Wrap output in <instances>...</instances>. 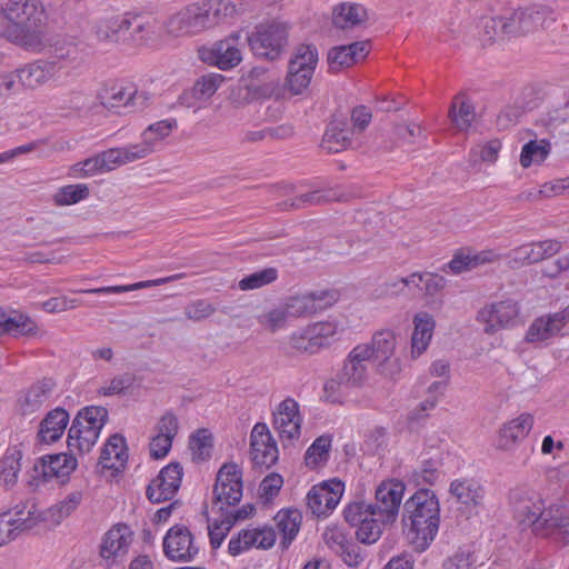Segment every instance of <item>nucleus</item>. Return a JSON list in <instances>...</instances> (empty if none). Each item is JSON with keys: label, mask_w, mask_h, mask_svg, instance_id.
Wrapping results in <instances>:
<instances>
[{"label": "nucleus", "mask_w": 569, "mask_h": 569, "mask_svg": "<svg viewBox=\"0 0 569 569\" xmlns=\"http://www.w3.org/2000/svg\"><path fill=\"white\" fill-rule=\"evenodd\" d=\"M0 34L10 43L31 53L51 46L49 13L41 0H0Z\"/></svg>", "instance_id": "nucleus-1"}, {"label": "nucleus", "mask_w": 569, "mask_h": 569, "mask_svg": "<svg viewBox=\"0 0 569 569\" xmlns=\"http://www.w3.org/2000/svg\"><path fill=\"white\" fill-rule=\"evenodd\" d=\"M440 507L435 493L419 490L405 502L407 536L417 550L423 551L435 539L440 522Z\"/></svg>", "instance_id": "nucleus-2"}, {"label": "nucleus", "mask_w": 569, "mask_h": 569, "mask_svg": "<svg viewBox=\"0 0 569 569\" xmlns=\"http://www.w3.org/2000/svg\"><path fill=\"white\" fill-rule=\"evenodd\" d=\"M288 38L287 22L269 20L257 24L247 41L254 56L276 60L288 46Z\"/></svg>", "instance_id": "nucleus-3"}, {"label": "nucleus", "mask_w": 569, "mask_h": 569, "mask_svg": "<svg viewBox=\"0 0 569 569\" xmlns=\"http://www.w3.org/2000/svg\"><path fill=\"white\" fill-rule=\"evenodd\" d=\"M557 21L555 10L547 4L535 3L513 10L508 17L509 36L522 37L549 30Z\"/></svg>", "instance_id": "nucleus-4"}, {"label": "nucleus", "mask_w": 569, "mask_h": 569, "mask_svg": "<svg viewBox=\"0 0 569 569\" xmlns=\"http://www.w3.org/2000/svg\"><path fill=\"white\" fill-rule=\"evenodd\" d=\"M519 303L511 299H502L486 303L477 312V321L486 335L492 336L501 330L517 327L521 322Z\"/></svg>", "instance_id": "nucleus-5"}, {"label": "nucleus", "mask_w": 569, "mask_h": 569, "mask_svg": "<svg viewBox=\"0 0 569 569\" xmlns=\"http://www.w3.org/2000/svg\"><path fill=\"white\" fill-rule=\"evenodd\" d=\"M242 498V471L236 463H224L218 471L213 487L212 513L236 507Z\"/></svg>", "instance_id": "nucleus-6"}, {"label": "nucleus", "mask_w": 569, "mask_h": 569, "mask_svg": "<svg viewBox=\"0 0 569 569\" xmlns=\"http://www.w3.org/2000/svg\"><path fill=\"white\" fill-rule=\"evenodd\" d=\"M398 336L392 329H380L372 335L370 342L360 343L367 348V356L378 363L379 370L387 377H395L401 370L396 355Z\"/></svg>", "instance_id": "nucleus-7"}, {"label": "nucleus", "mask_w": 569, "mask_h": 569, "mask_svg": "<svg viewBox=\"0 0 569 569\" xmlns=\"http://www.w3.org/2000/svg\"><path fill=\"white\" fill-rule=\"evenodd\" d=\"M340 295L335 289H323L291 296L281 302L288 319H302L326 310L338 302Z\"/></svg>", "instance_id": "nucleus-8"}, {"label": "nucleus", "mask_w": 569, "mask_h": 569, "mask_svg": "<svg viewBox=\"0 0 569 569\" xmlns=\"http://www.w3.org/2000/svg\"><path fill=\"white\" fill-rule=\"evenodd\" d=\"M41 518L33 503L24 502L0 513V548L34 528Z\"/></svg>", "instance_id": "nucleus-9"}, {"label": "nucleus", "mask_w": 569, "mask_h": 569, "mask_svg": "<svg viewBox=\"0 0 569 569\" xmlns=\"http://www.w3.org/2000/svg\"><path fill=\"white\" fill-rule=\"evenodd\" d=\"M343 513L346 521L357 527V538L363 543L376 542L382 533V525L388 523L378 516L372 505L366 502H352Z\"/></svg>", "instance_id": "nucleus-10"}, {"label": "nucleus", "mask_w": 569, "mask_h": 569, "mask_svg": "<svg viewBox=\"0 0 569 569\" xmlns=\"http://www.w3.org/2000/svg\"><path fill=\"white\" fill-rule=\"evenodd\" d=\"M509 503L515 519L531 527H535L546 507L541 495L527 485H520L510 490Z\"/></svg>", "instance_id": "nucleus-11"}, {"label": "nucleus", "mask_w": 569, "mask_h": 569, "mask_svg": "<svg viewBox=\"0 0 569 569\" xmlns=\"http://www.w3.org/2000/svg\"><path fill=\"white\" fill-rule=\"evenodd\" d=\"M242 47L241 32L237 31L209 48H202L199 54L203 62L229 70L242 61Z\"/></svg>", "instance_id": "nucleus-12"}, {"label": "nucleus", "mask_w": 569, "mask_h": 569, "mask_svg": "<svg viewBox=\"0 0 569 569\" xmlns=\"http://www.w3.org/2000/svg\"><path fill=\"white\" fill-rule=\"evenodd\" d=\"M206 31L199 2L182 7L164 20V33L170 38H188Z\"/></svg>", "instance_id": "nucleus-13"}, {"label": "nucleus", "mask_w": 569, "mask_h": 569, "mask_svg": "<svg viewBox=\"0 0 569 569\" xmlns=\"http://www.w3.org/2000/svg\"><path fill=\"white\" fill-rule=\"evenodd\" d=\"M272 426L282 442H293L301 436L302 416L293 398H286L274 409Z\"/></svg>", "instance_id": "nucleus-14"}, {"label": "nucleus", "mask_w": 569, "mask_h": 569, "mask_svg": "<svg viewBox=\"0 0 569 569\" xmlns=\"http://www.w3.org/2000/svg\"><path fill=\"white\" fill-rule=\"evenodd\" d=\"M164 33V21L151 13L130 12V46L159 43Z\"/></svg>", "instance_id": "nucleus-15"}, {"label": "nucleus", "mask_w": 569, "mask_h": 569, "mask_svg": "<svg viewBox=\"0 0 569 569\" xmlns=\"http://www.w3.org/2000/svg\"><path fill=\"white\" fill-rule=\"evenodd\" d=\"M163 552L167 558L178 562L192 561L199 552V547L184 526L171 527L163 538Z\"/></svg>", "instance_id": "nucleus-16"}, {"label": "nucleus", "mask_w": 569, "mask_h": 569, "mask_svg": "<svg viewBox=\"0 0 569 569\" xmlns=\"http://www.w3.org/2000/svg\"><path fill=\"white\" fill-rule=\"evenodd\" d=\"M345 491V485L338 479L323 481L313 486L307 495V505L312 513L326 516L339 503Z\"/></svg>", "instance_id": "nucleus-17"}, {"label": "nucleus", "mask_w": 569, "mask_h": 569, "mask_svg": "<svg viewBox=\"0 0 569 569\" xmlns=\"http://www.w3.org/2000/svg\"><path fill=\"white\" fill-rule=\"evenodd\" d=\"M278 447L266 423L258 422L250 435V456L254 466L270 468L278 460Z\"/></svg>", "instance_id": "nucleus-18"}, {"label": "nucleus", "mask_w": 569, "mask_h": 569, "mask_svg": "<svg viewBox=\"0 0 569 569\" xmlns=\"http://www.w3.org/2000/svg\"><path fill=\"white\" fill-rule=\"evenodd\" d=\"M182 467L179 463H169L149 483L147 497L150 501L159 503L172 499L180 488Z\"/></svg>", "instance_id": "nucleus-19"}, {"label": "nucleus", "mask_w": 569, "mask_h": 569, "mask_svg": "<svg viewBox=\"0 0 569 569\" xmlns=\"http://www.w3.org/2000/svg\"><path fill=\"white\" fill-rule=\"evenodd\" d=\"M405 486L397 480L381 482L376 489V503L372 508L382 520L393 522L398 516L402 501Z\"/></svg>", "instance_id": "nucleus-20"}, {"label": "nucleus", "mask_w": 569, "mask_h": 569, "mask_svg": "<svg viewBox=\"0 0 569 569\" xmlns=\"http://www.w3.org/2000/svg\"><path fill=\"white\" fill-rule=\"evenodd\" d=\"M533 422V416L523 412L503 423L496 438V448L506 452L512 451L530 433Z\"/></svg>", "instance_id": "nucleus-21"}, {"label": "nucleus", "mask_w": 569, "mask_h": 569, "mask_svg": "<svg viewBox=\"0 0 569 569\" xmlns=\"http://www.w3.org/2000/svg\"><path fill=\"white\" fill-rule=\"evenodd\" d=\"M533 530L546 536H557L569 542V508L558 503L545 507Z\"/></svg>", "instance_id": "nucleus-22"}, {"label": "nucleus", "mask_w": 569, "mask_h": 569, "mask_svg": "<svg viewBox=\"0 0 569 569\" xmlns=\"http://www.w3.org/2000/svg\"><path fill=\"white\" fill-rule=\"evenodd\" d=\"M94 33L102 42L130 46V12L101 18Z\"/></svg>", "instance_id": "nucleus-23"}, {"label": "nucleus", "mask_w": 569, "mask_h": 569, "mask_svg": "<svg viewBox=\"0 0 569 569\" xmlns=\"http://www.w3.org/2000/svg\"><path fill=\"white\" fill-rule=\"evenodd\" d=\"M131 541L132 533L127 526H114L102 538L100 557L110 567L128 552Z\"/></svg>", "instance_id": "nucleus-24"}, {"label": "nucleus", "mask_w": 569, "mask_h": 569, "mask_svg": "<svg viewBox=\"0 0 569 569\" xmlns=\"http://www.w3.org/2000/svg\"><path fill=\"white\" fill-rule=\"evenodd\" d=\"M367 348L359 347L357 345L348 355L345 360L343 367L339 377L341 378V385L346 389L360 388L367 380Z\"/></svg>", "instance_id": "nucleus-25"}, {"label": "nucleus", "mask_w": 569, "mask_h": 569, "mask_svg": "<svg viewBox=\"0 0 569 569\" xmlns=\"http://www.w3.org/2000/svg\"><path fill=\"white\" fill-rule=\"evenodd\" d=\"M137 97L138 91L133 86L119 82L104 84L97 96L103 108L114 112L121 108L133 107Z\"/></svg>", "instance_id": "nucleus-26"}, {"label": "nucleus", "mask_w": 569, "mask_h": 569, "mask_svg": "<svg viewBox=\"0 0 569 569\" xmlns=\"http://www.w3.org/2000/svg\"><path fill=\"white\" fill-rule=\"evenodd\" d=\"M18 69V82L23 90H36L54 80V64L44 59L29 62Z\"/></svg>", "instance_id": "nucleus-27"}, {"label": "nucleus", "mask_w": 569, "mask_h": 569, "mask_svg": "<svg viewBox=\"0 0 569 569\" xmlns=\"http://www.w3.org/2000/svg\"><path fill=\"white\" fill-rule=\"evenodd\" d=\"M77 459L72 455L57 453L42 457L34 466V471L49 481L51 479H64L77 468Z\"/></svg>", "instance_id": "nucleus-28"}, {"label": "nucleus", "mask_w": 569, "mask_h": 569, "mask_svg": "<svg viewBox=\"0 0 569 569\" xmlns=\"http://www.w3.org/2000/svg\"><path fill=\"white\" fill-rule=\"evenodd\" d=\"M199 4L206 30L227 23L240 13L238 3L232 0H203Z\"/></svg>", "instance_id": "nucleus-29"}, {"label": "nucleus", "mask_w": 569, "mask_h": 569, "mask_svg": "<svg viewBox=\"0 0 569 569\" xmlns=\"http://www.w3.org/2000/svg\"><path fill=\"white\" fill-rule=\"evenodd\" d=\"M174 127L176 121L161 120L150 124L146 130H143L141 133V141L132 143L138 158L142 160L156 152L160 142L170 136Z\"/></svg>", "instance_id": "nucleus-30"}, {"label": "nucleus", "mask_w": 569, "mask_h": 569, "mask_svg": "<svg viewBox=\"0 0 569 569\" xmlns=\"http://www.w3.org/2000/svg\"><path fill=\"white\" fill-rule=\"evenodd\" d=\"M366 42H355L348 46L332 48L328 53V63L331 71H340L353 66L368 54Z\"/></svg>", "instance_id": "nucleus-31"}, {"label": "nucleus", "mask_w": 569, "mask_h": 569, "mask_svg": "<svg viewBox=\"0 0 569 569\" xmlns=\"http://www.w3.org/2000/svg\"><path fill=\"white\" fill-rule=\"evenodd\" d=\"M537 124L552 137L567 133L569 129V99L543 111Z\"/></svg>", "instance_id": "nucleus-32"}, {"label": "nucleus", "mask_w": 569, "mask_h": 569, "mask_svg": "<svg viewBox=\"0 0 569 569\" xmlns=\"http://www.w3.org/2000/svg\"><path fill=\"white\" fill-rule=\"evenodd\" d=\"M54 383L51 380H42L32 385L18 399V409L22 415H31L38 411L51 397Z\"/></svg>", "instance_id": "nucleus-33"}, {"label": "nucleus", "mask_w": 569, "mask_h": 569, "mask_svg": "<svg viewBox=\"0 0 569 569\" xmlns=\"http://www.w3.org/2000/svg\"><path fill=\"white\" fill-rule=\"evenodd\" d=\"M560 249L561 243L558 240L547 239L522 244L513 250V254L517 261L531 264L556 254Z\"/></svg>", "instance_id": "nucleus-34"}, {"label": "nucleus", "mask_w": 569, "mask_h": 569, "mask_svg": "<svg viewBox=\"0 0 569 569\" xmlns=\"http://www.w3.org/2000/svg\"><path fill=\"white\" fill-rule=\"evenodd\" d=\"M128 460L126 440L120 435H113L104 445L99 465L102 469L120 471L124 468Z\"/></svg>", "instance_id": "nucleus-35"}, {"label": "nucleus", "mask_w": 569, "mask_h": 569, "mask_svg": "<svg viewBox=\"0 0 569 569\" xmlns=\"http://www.w3.org/2000/svg\"><path fill=\"white\" fill-rule=\"evenodd\" d=\"M69 423V413L62 408H56L47 413L40 423L38 438L43 443L59 440Z\"/></svg>", "instance_id": "nucleus-36"}, {"label": "nucleus", "mask_w": 569, "mask_h": 569, "mask_svg": "<svg viewBox=\"0 0 569 569\" xmlns=\"http://www.w3.org/2000/svg\"><path fill=\"white\" fill-rule=\"evenodd\" d=\"M413 325L411 356L412 358H417L427 350L433 335L436 322L431 315L420 312L415 316Z\"/></svg>", "instance_id": "nucleus-37"}, {"label": "nucleus", "mask_w": 569, "mask_h": 569, "mask_svg": "<svg viewBox=\"0 0 569 569\" xmlns=\"http://www.w3.org/2000/svg\"><path fill=\"white\" fill-rule=\"evenodd\" d=\"M352 130L343 121H332L327 127L321 141V149L328 153L347 150L351 146Z\"/></svg>", "instance_id": "nucleus-38"}, {"label": "nucleus", "mask_w": 569, "mask_h": 569, "mask_svg": "<svg viewBox=\"0 0 569 569\" xmlns=\"http://www.w3.org/2000/svg\"><path fill=\"white\" fill-rule=\"evenodd\" d=\"M450 493L462 505L479 507L483 503L485 489L476 479H456L451 482Z\"/></svg>", "instance_id": "nucleus-39"}, {"label": "nucleus", "mask_w": 569, "mask_h": 569, "mask_svg": "<svg viewBox=\"0 0 569 569\" xmlns=\"http://www.w3.org/2000/svg\"><path fill=\"white\" fill-rule=\"evenodd\" d=\"M448 117L457 130H468L476 119V110L471 100L462 93L455 96Z\"/></svg>", "instance_id": "nucleus-40"}, {"label": "nucleus", "mask_w": 569, "mask_h": 569, "mask_svg": "<svg viewBox=\"0 0 569 569\" xmlns=\"http://www.w3.org/2000/svg\"><path fill=\"white\" fill-rule=\"evenodd\" d=\"M367 10L360 3L343 2L333 9L332 21L339 29H352L367 20Z\"/></svg>", "instance_id": "nucleus-41"}, {"label": "nucleus", "mask_w": 569, "mask_h": 569, "mask_svg": "<svg viewBox=\"0 0 569 569\" xmlns=\"http://www.w3.org/2000/svg\"><path fill=\"white\" fill-rule=\"evenodd\" d=\"M561 332L550 313L536 318L525 333L528 343H543Z\"/></svg>", "instance_id": "nucleus-42"}, {"label": "nucleus", "mask_w": 569, "mask_h": 569, "mask_svg": "<svg viewBox=\"0 0 569 569\" xmlns=\"http://www.w3.org/2000/svg\"><path fill=\"white\" fill-rule=\"evenodd\" d=\"M551 153V142L548 139L530 140L521 148L519 163L523 169L541 166Z\"/></svg>", "instance_id": "nucleus-43"}, {"label": "nucleus", "mask_w": 569, "mask_h": 569, "mask_svg": "<svg viewBox=\"0 0 569 569\" xmlns=\"http://www.w3.org/2000/svg\"><path fill=\"white\" fill-rule=\"evenodd\" d=\"M478 37L483 43L510 38L508 17H483L479 20Z\"/></svg>", "instance_id": "nucleus-44"}, {"label": "nucleus", "mask_w": 569, "mask_h": 569, "mask_svg": "<svg viewBox=\"0 0 569 569\" xmlns=\"http://www.w3.org/2000/svg\"><path fill=\"white\" fill-rule=\"evenodd\" d=\"M283 349L290 356H312L318 353L307 326L291 332L284 340Z\"/></svg>", "instance_id": "nucleus-45"}, {"label": "nucleus", "mask_w": 569, "mask_h": 569, "mask_svg": "<svg viewBox=\"0 0 569 569\" xmlns=\"http://www.w3.org/2000/svg\"><path fill=\"white\" fill-rule=\"evenodd\" d=\"M98 154L104 172H110L121 166L140 160L132 144L110 148Z\"/></svg>", "instance_id": "nucleus-46"}, {"label": "nucleus", "mask_w": 569, "mask_h": 569, "mask_svg": "<svg viewBox=\"0 0 569 569\" xmlns=\"http://www.w3.org/2000/svg\"><path fill=\"white\" fill-rule=\"evenodd\" d=\"M184 273H177L164 278H159L154 280H146L139 281L131 284H122V286H109V287H100L93 289L80 290L79 292L91 293V295H103V293H123L151 287H157L161 284H166L179 279H182Z\"/></svg>", "instance_id": "nucleus-47"}, {"label": "nucleus", "mask_w": 569, "mask_h": 569, "mask_svg": "<svg viewBox=\"0 0 569 569\" xmlns=\"http://www.w3.org/2000/svg\"><path fill=\"white\" fill-rule=\"evenodd\" d=\"M22 452L18 448H9L0 461V481L6 488H12L18 481L21 469Z\"/></svg>", "instance_id": "nucleus-48"}, {"label": "nucleus", "mask_w": 569, "mask_h": 569, "mask_svg": "<svg viewBox=\"0 0 569 569\" xmlns=\"http://www.w3.org/2000/svg\"><path fill=\"white\" fill-rule=\"evenodd\" d=\"M99 435L88 428H82L72 422L68 432V449L70 452L86 453L96 445Z\"/></svg>", "instance_id": "nucleus-49"}, {"label": "nucleus", "mask_w": 569, "mask_h": 569, "mask_svg": "<svg viewBox=\"0 0 569 569\" xmlns=\"http://www.w3.org/2000/svg\"><path fill=\"white\" fill-rule=\"evenodd\" d=\"M39 327L29 316L19 312L7 313L4 333L13 337H36Z\"/></svg>", "instance_id": "nucleus-50"}, {"label": "nucleus", "mask_w": 569, "mask_h": 569, "mask_svg": "<svg viewBox=\"0 0 569 569\" xmlns=\"http://www.w3.org/2000/svg\"><path fill=\"white\" fill-rule=\"evenodd\" d=\"M50 48H52L51 54L46 61L54 64L56 74L79 58V48L76 43L66 41L53 43V37L51 36V46L47 50Z\"/></svg>", "instance_id": "nucleus-51"}, {"label": "nucleus", "mask_w": 569, "mask_h": 569, "mask_svg": "<svg viewBox=\"0 0 569 569\" xmlns=\"http://www.w3.org/2000/svg\"><path fill=\"white\" fill-rule=\"evenodd\" d=\"M318 352L329 347L340 332L339 322L336 320L317 321L307 325Z\"/></svg>", "instance_id": "nucleus-52"}, {"label": "nucleus", "mask_w": 569, "mask_h": 569, "mask_svg": "<svg viewBox=\"0 0 569 569\" xmlns=\"http://www.w3.org/2000/svg\"><path fill=\"white\" fill-rule=\"evenodd\" d=\"M301 520L302 516L296 509L280 510L276 515L274 521L279 532L283 537V543H290L295 539L299 531Z\"/></svg>", "instance_id": "nucleus-53"}, {"label": "nucleus", "mask_w": 569, "mask_h": 569, "mask_svg": "<svg viewBox=\"0 0 569 569\" xmlns=\"http://www.w3.org/2000/svg\"><path fill=\"white\" fill-rule=\"evenodd\" d=\"M82 499L83 495L81 491L70 492L64 499L47 510V519L57 525L60 523L77 510Z\"/></svg>", "instance_id": "nucleus-54"}, {"label": "nucleus", "mask_w": 569, "mask_h": 569, "mask_svg": "<svg viewBox=\"0 0 569 569\" xmlns=\"http://www.w3.org/2000/svg\"><path fill=\"white\" fill-rule=\"evenodd\" d=\"M107 419L108 411L104 407L92 406L83 408L81 411H79L73 422L78 423L82 428H88L100 435L101 429L107 422Z\"/></svg>", "instance_id": "nucleus-55"}, {"label": "nucleus", "mask_w": 569, "mask_h": 569, "mask_svg": "<svg viewBox=\"0 0 569 569\" xmlns=\"http://www.w3.org/2000/svg\"><path fill=\"white\" fill-rule=\"evenodd\" d=\"M257 321L264 331L273 335L286 329L289 319L280 303L279 306L263 310L258 315Z\"/></svg>", "instance_id": "nucleus-56"}, {"label": "nucleus", "mask_w": 569, "mask_h": 569, "mask_svg": "<svg viewBox=\"0 0 569 569\" xmlns=\"http://www.w3.org/2000/svg\"><path fill=\"white\" fill-rule=\"evenodd\" d=\"M317 63L318 50L316 47L309 44H300L297 47L289 61V66L292 68L312 73L315 72Z\"/></svg>", "instance_id": "nucleus-57"}, {"label": "nucleus", "mask_w": 569, "mask_h": 569, "mask_svg": "<svg viewBox=\"0 0 569 569\" xmlns=\"http://www.w3.org/2000/svg\"><path fill=\"white\" fill-rule=\"evenodd\" d=\"M189 448L193 460H207L212 450V437L208 430L201 429L194 432L190 438Z\"/></svg>", "instance_id": "nucleus-58"}, {"label": "nucleus", "mask_w": 569, "mask_h": 569, "mask_svg": "<svg viewBox=\"0 0 569 569\" xmlns=\"http://www.w3.org/2000/svg\"><path fill=\"white\" fill-rule=\"evenodd\" d=\"M89 197V188L87 184H68L59 189L53 196V200L58 206H71Z\"/></svg>", "instance_id": "nucleus-59"}, {"label": "nucleus", "mask_w": 569, "mask_h": 569, "mask_svg": "<svg viewBox=\"0 0 569 569\" xmlns=\"http://www.w3.org/2000/svg\"><path fill=\"white\" fill-rule=\"evenodd\" d=\"M331 447L330 436H320L308 448L305 460L306 465L315 468L319 463L326 461L329 456V449Z\"/></svg>", "instance_id": "nucleus-60"}, {"label": "nucleus", "mask_w": 569, "mask_h": 569, "mask_svg": "<svg viewBox=\"0 0 569 569\" xmlns=\"http://www.w3.org/2000/svg\"><path fill=\"white\" fill-rule=\"evenodd\" d=\"M278 278V270L276 268H266L246 276L239 281L241 290H254L263 286L272 283Z\"/></svg>", "instance_id": "nucleus-61"}, {"label": "nucleus", "mask_w": 569, "mask_h": 569, "mask_svg": "<svg viewBox=\"0 0 569 569\" xmlns=\"http://www.w3.org/2000/svg\"><path fill=\"white\" fill-rule=\"evenodd\" d=\"M224 77L220 73H208L200 77L193 86V96L197 99H209L220 88Z\"/></svg>", "instance_id": "nucleus-62"}, {"label": "nucleus", "mask_w": 569, "mask_h": 569, "mask_svg": "<svg viewBox=\"0 0 569 569\" xmlns=\"http://www.w3.org/2000/svg\"><path fill=\"white\" fill-rule=\"evenodd\" d=\"M313 73L288 67L284 88L290 96L301 94L310 84Z\"/></svg>", "instance_id": "nucleus-63"}, {"label": "nucleus", "mask_w": 569, "mask_h": 569, "mask_svg": "<svg viewBox=\"0 0 569 569\" xmlns=\"http://www.w3.org/2000/svg\"><path fill=\"white\" fill-rule=\"evenodd\" d=\"M216 307L206 299L189 302L184 309V317L193 322H200L210 318L216 312Z\"/></svg>", "instance_id": "nucleus-64"}]
</instances>
